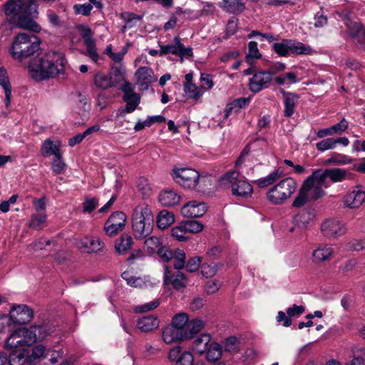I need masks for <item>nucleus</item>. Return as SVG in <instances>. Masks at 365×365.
Returning a JSON list of instances; mask_svg holds the SVG:
<instances>
[{"label": "nucleus", "mask_w": 365, "mask_h": 365, "mask_svg": "<svg viewBox=\"0 0 365 365\" xmlns=\"http://www.w3.org/2000/svg\"><path fill=\"white\" fill-rule=\"evenodd\" d=\"M0 85L5 91L6 106H8L11 102V86L9 82L6 70L0 67Z\"/></svg>", "instance_id": "nucleus-34"}, {"label": "nucleus", "mask_w": 365, "mask_h": 365, "mask_svg": "<svg viewBox=\"0 0 365 365\" xmlns=\"http://www.w3.org/2000/svg\"><path fill=\"white\" fill-rule=\"evenodd\" d=\"M336 146V140L333 138H324L316 144L317 150L320 152L334 149Z\"/></svg>", "instance_id": "nucleus-49"}, {"label": "nucleus", "mask_w": 365, "mask_h": 365, "mask_svg": "<svg viewBox=\"0 0 365 365\" xmlns=\"http://www.w3.org/2000/svg\"><path fill=\"white\" fill-rule=\"evenodd\" d=\"M217 272V265L216 264H208L204 263L201 266V273L206 278L214 276Z\"/></svg>", "instance_id": "nucleus-60"}, {"label": "nucleus", "mask_w": 365, "mask_h": 365, "mask_svg": "<svg viewBox=\"0 0 365 365\" xmlns=\"http://www.w3.org/2000/svg\"><path fill=\"white\" fill-rule=\"evenodd\" d=\"M220 6L226 11L232 14L242 13L245 9L242 0H233L232 1L222 0L220 2Z\"/></svg>", "instance_id": "nucleus-33"}, {"label": "nucleus", "mask_w": 365, "mask_h": 365, "mask_svg": "<svg viewBox=\"0 0 365 365\" xmlns=\"http://www.w3.org/2000/svg\"><path fill=\"white\" fill-rule=\"evenodd\" d=\"M207 210L205 203L195 200L190 201L182 206L180 212L185 217H200L202 216Z\"/></svg>", "instance_id": "nucleus-21"}, {"label": "nucleus", "mask_w": 365, "mask_h": 365, "mask_svg": "<svg viewBox=\"0 0 365 365\" xmlns=\"http://www.w3.org/2000/svg\"><path fill=\"white\" fill-rule=\"evenodd\" d=\"M51 168L54 173L62 174L66 169V163L62 158V153L59 156H54L51 163Z\"/></svg>", "instance_id": "nucleus-51"}, {"label": "nucleus", "mask_w": 365, "mask_h": 365, "mask_svg": "<svg viewBox=\"0 0 365 365\" xmlns=\"http://www.w3.org/2000/svg\"><path fill=\"white\" fill-rule=\"evenodd\" d=\"M281 92L284 95V115L287 117H291L294 113L296 101L299 96L292 93H287L284 90H282Z\"/></svg>", "instance_id": "nucleus-32"}, {"label": "nucleus", "mask_w": 365, "mask_h": 365, "mask_svg": "<svg viewBox=\"0 0 365 365\" xmlns=\"http://www.w3.org/2000/svg\"><path fill=\"white\" fill-rule=\"evenodd\" d=\"M322 232L327 238H337L346 232V227L341 221L327 220L322 225Z\"/></svg>", "instance_id": "nucleus-16"}, {"label": "nucleus", "mask_w": 365, "mask_h": 365, "mask_svg": "<svg viewBox=\"0 0 365 365\" xmlns=\"http://www.w3.org/2000/svg\"><path fill=\"white\" fill-rule=\"evenodd\" d=\"M205 326V322L200 319H195L190 321L187 324V329L189 330L188 336L191 338L193 334L200 331Z\"/></svg>", "instance_id": "nucleus-45"}, {"label": "nucleus", "mask_w": 365, "mask_h": 365, "mask_svg": "<svg viewBox=\"0 0 365 365\" xmlns=\"http://www.w3.org/2000/svg\"><path fill=\"white\" fill-rule=\"evenodd\" d=\"M189 322L188 315L185 313H179L175 314L172 319L171 325L180 331H187V324Z\"/></svg>", "instance_id": "nucleus-38"}, {"label": "nucleus", "mask_w": 365, "mask_h": 365, "mask_svg": "<svg viewBox=\"0 0 365 365\" xmlns=\"http://www.w3.org/2000/svg\"><path fill=\"white\" fill-rule=\"evenodd\" d=\"M154 216L146 204L138 205L133 212L132 228L135 238L141 240L148 237L153 230Z\"/></svg>", "instance_id": "nucleus-4"}, {"label": "nucleus", "mask_w": 365, "mask_h": 365, "mask_svg": "<svg viewBox=\"0 0 365 365\" xmlns=\"http://www.w3.org/2000/svg\"><path fill=\"white\" fill-rule=\"evenodd\" d=\"M47 350L46 347L42 344L35 346L31 354H29V361L31 362L41 357H43L46 355Z\"/></svg>", "instance_id": "nucleus-54"}, {"label": "nucleus", "mask_w": 365, "mask_h": 365, "mask_svg": "<svg viewBox=\"0 0 365 365\" xmlns=\"http://www.w3.org/2000/svg\"><path fill=\"white\" fill-rule=\"evenodd\" d=\"M47 215L45 212H38L33 215L30 227L36 229H40L42 226L46 225Z\"/></svg>", "instance_id": "nucleus-52"}, {"label": "nucleus", "mask_w": 365, "mask_h": 365, "mask_svg": "<svg viewBox=\"0 0 365 365\" xmlns=\"http://www.w3.org/2000/svg\"><path fill=\"white\" fill-rule=\"evenodd\" d=\"M184 90L189 95L190 98L193 99H198L204 93L202 88L197 87L193 83H184Z\"/></svg>", "instance_id": "nucleus-44"}, {"label": "nucleus", "mask_w": 365, "mask_h": 365, "mask_svg": "<svg viewBox=\"0 0 365 365\" xmlns=\"http://www.w3.org/2000/svg\"><path fill=\"white\" fill-rule=\"evenodd\" d=\"M163 284L165 286L172 284L174 289H180L187 285V278L185 274L178 272L176 274H172L168 266L164 267Z\"/></svg>", "instance_id": "nucleus-18"}, {"label": "nucleus", "mask_w": 365, "mask_h": 365, "mask_svg": "<svg viewBox=\"0 0 365 365\" xmlns=\"http://www.w3.org/2000/svg\"><path fill=\"white\" fill-rule=\"evenodd\" d=\"M51 332V327L47 325L19 327L11 334L9 345L14 346L20 342L32 345L36 341L45 339Z\"/></svg>", "instance_id": "nucleus-5"}, {"label": "nucleus", "mask_w": 365, "mask_h": 365, "mask_svg": "<svg viewBox=\"0 0 365 365\" xmlns=\"http://www.w3.org/2000/svg\"><path fill=\"white\" fill-rule=\"evenodd\" d=\"M272 50L279 56L287 57L290 53L295 55H310L313 49L295 39H283L272 46Z\"/></svg>", "instance_id": "nucleus-9"}, {"label": "nucleus", "mask_w": 365, "mask_h": 365, "mask_svg": "<svg viewBox=\"0 0 365 365\" xmlns=\"http://www.w3.org/2000/svg\"><path fill=\"white\" fill-rule=\"evenodd\" d=\"M86 46V55L88 56L93 62H98L100 56L97 52V48L96 46V41H88L84 43Z\"/></svg>", "instance_id": "nucleus-53"}, {"label": "nucleus", "mask_w": 365, "mask_h": 365, "mask_svg": "<svg viewBox=\"0 0 365 365\" xmlns=\"http://www.w3.org/2000/svg\"><path fill=\"white\" fill-rule=\"evenodd\" d=\"M319 170H321L320 173L325 181H328V179H330L334 182H341L346 178V172L340 168L319 169Z\"/></svg>", "instance_id": "nucleus-28"}, {"label": "nucleus", "mask_w": 365, "mask_h": 365, "mask_svg": "<svg viewBox=\"0 0 365 365\" xmlns=\"http://www.w3.org/2000/svg\"><path fill=\"white\" fill-rule=\"evenodd\" d=\"M273 74L269 71L256 73L249 81L250 90L253 93H258L269 86L272 80Z\"/></svg>", "instance_id": "nucleus-17"}, {"label": "nucleus", "mask_w": 365, "mask_h": 365, "mask_svg": "<svg viewBox=\"0 0 365 365\" xmlns=\"http://www.w3.org/2000/svg\"><path fill=\"white\" fill-rule=\"evenodd\" d=\"M162 339L165 343L171 344L189 339V336L187 331H180L170 324L163 329Z\"/></svg>", "instance_id": "nucleus-22"}, {"label": "nucleus", "mask_w": 365, "mask_h": 365, "mask_svg": "<svg viewBox=\"0 0 365 365\" xmlns=\"http://www.w3.org/2000/svg\"><path fill=\"white\" fill-rule=\"evenodd\" d=\"M144 246L148 252L150 254H153L155 252H158V249L162 247L160 239L154 236L147 238L145 240Z\"/></svg>", "instance_id": "nucleus-42"}, {"label": "nucleus", "mask_w": 365, "mask_h": 365, "mask_svg": "<svg viewBox=\"0 0 365 365\" xmlns=\"http://www.w3.org/2000/svg\"><path fill=\"white\" fill-rule=\"evenodd\" d=\"M110 76L118 81V84L120 81H125V70L122 66L112 67Z\"/></svg>", "instance_id": "nucleus-58"}, {"label": "nucleus", "mask_w": 365, "mask_h": 365, "mask_svg": "<svg viewBox=\"0 0 365 365\" xmlns=\"http://www.w3.org/2000/svg\"><path fill=\"white\" fill-rule=\"evenodd\" d=\"M225 350L228 352H236L238 350L239 340L235 336L226 339L223 344Z\"/></svg>", "instance_id": "nucleus-56"}, {"label": "nucleus", "mask_w": 365, "mask_h": 365, "mask_svg": "<svg viewBox=\"0 0 365 365\" xmlns=\"http://www.w3.org/2000/svg\"><path fill=\"white\" fill-rule=\"evenodd\" d=\"M278 85L292 84L298 82L297 75L293 72H289L278 76L274 78Z\"/></svg>", "instance_id": "nucleus-43"}, {"label": "nucleus", "mask_w": 365, "mask_h": 365, "mask_svg": "<svg viewBox=\"0 0 365 365\" xmlns=\"http://www.w3.org/2000/svg\"><path fill=\"white\" fill-rule=\"evenodd\" d=\"M93 82L96 87L102 90L115 87L118 85V81L116 79H113L112 76L103 72H98L95 75Z\"/></svg>", "instance_id": "nucleus-25"}, {"label": "nucleus", "mask_w": 365, "mask_h": 365, "mask_svg": "<svg viewBox=\"0 0 365 365\" xmlns=\"http://www.w3.org/2000/svg\"><path fill=\"white\" fill-rule=\"evenodd\" d=\"M175 222V217L172 212L162 210L158 213L157 225L160 229L164 230Z\"/></svg>", "instance_id": "nucleus-36"}, {"label": "nucleus", "mask_w": 365, "mask_h": 365, "mask_svg": "<svg viewBox=\"0 0 365 365\" xmlns=\"http://www.w3.org/2000/svg\"><path fill=\"white\" fill-rule=\"evenodd\" d=\"M126 215L120 211L113 212L104 225V230L107 235L112 237L123 230L125 226Z\"/></svg>", "instance_id": "nucleus-14"}, {"label": "nucleus", "mask_w": 365, "mask_h": 365, "mask_svg": "<svg viewBox=\"0 0 365 365\" xmlns=\"http://www.w3.org/2000/svg\"><path fill=\"white\" fill-rule=\"evenodd\" d=\"M160 304V302L158 299H155L154 301L145 303L142 305H137L135 306L133 309L134 312L136 313H144L149 311H151L155 308H157Z\"/></svg>", "instance_id": "nucleus-55"}, {"label": "nucleus", "mask_w": 365, "mask_h": 365, "mask_svg": "<svg viewBox=\"0 0 365 365\" xmlns=\"http://www.w3.org/2000/svg\"><path fill=\"white\" fill-rule=\"evenodd\" d=\"M250 102V98H239L235 99L232 101V103L230 104V107L227 108L226 110V116L227 117L229 115L230 110L234 108H242L246 107L249 105Z\"/></svg>", "instance_id": "nucleus-59"}, {"label": "nucleus", "mask_w": 365, "mask_h": 365, "mask_svg": "<svg viewBox=\"0 0 365 365\" xmlns=\"http://www.w3.org/2000/svg\"><path fill=\"white\" fill-rule=\"evenodd\" d=\"M262 55L257 48V43L255 41H250L248 43V53L246 56V61L248 63L252 64L254 60L259 59Z\"/></svg>", "instance_id": "nucleus-41"}, {"label": "nucleus", "mask_w": 365, "mask_h": 365, "mask_svg": "<svg viewBox=\"0 0 365 365\" xmlns=\"http://www.w3.org/2000/svg\"><path fill=\"white\" fill-rule=\"evenodd\" d=\"M73 8L76 14L88 16L91 14L93 6L91 4L86 3L83 4H75Z\"/></svg>", "instance_id": "nucleus-61"}, {"label": "nucleus", "mask_w": 365, "mask_h": 365, "mask_svg": "<svg viewBox=\"0 0 365 365\" xmlns=\"http://www.w3.org/2000/svg\"><path fill=\"white\" fill-rule=\"evenodd\" d=\"M220 185L230 188L232 194L235 196L247 197L253 192L252 186L237 171H230L225 174L220 180Z\"/></svg>", "instance_id": "nucleus-7"}, {"label": "nucleus", "mask_w": 365, "mask_h": 365, "mask_svg": "<svg viewBox=\"0 0 365 365\" xmlns=\"http://www.w3.org/2000/svg\"><path fill=\"white\" fill-rule=\"evenodd\" d=\"M364 200L365 191L361 187L357 186L345 195L344 204L349 208H358L363 204Z\"/></svg>", "instance_id": "nucleus-19"}, {"label": "nucleus", "mask_w": 365, "mask_h": 365, "mask_svg": "<svg viewBox=\"0 0 365 365\" xmlns=\"http://www.w3.org/2000/svg\"><path fill=\"white\" fill-rule=\"evenodd\" d=\"M314 218V214L308 210H302L294 217V223L299 227L305 228Z\"/></svg>", "instance_id": "nucleus-37"}, {"label": "nucleus", "mask_w": 365, "mask_h": 365, "mask_svg": "<svg viewBox=\"0 0 365 365\" xmlns=\"http://www.w3.org/2000/svg\"><path fill=\"white\" fill-rule=\"evenodd\" d=\"M206 359L209 361H215L218 360L222 354L221 346L219 344L212 341L209 345L208 349L205 351Z\"/></svg>", "instance_id": "nucleus-39"}, {"label": "nucleus", "mask_w": 365, "mask_h": 365, "mask_svg": "<svg viewBox=\"0 0 365 365\" xmlns=\"http://www.w3.org/2000/svg\"><path fill=\"white\" fill-rule=\"evenodd\" d=\"M123 93V100L125 102V113H133L140 103V96L135 92V86L128 81H125L120 87Z\"/></svg>", "instance_id": "nucleus-12"}, {"label": "nucleus", "mask_w": 365, "mask_h": 365, "mask_svg": "<svg viewBox=\"0 0 365 365\" xmlns=\"http://www.w3.org/2000/svg\"><path fill=\"white\" fill-rule=\"evenodd\" d=\"M10 336L8 337L5 348L10 351L9 356V363L10 365H23L26 361H29V351L27 349L28 345L25 343H18L14 346L9 345Z\"/></svg>", "instance_id": "nucleus-11"}, {"label": "nucleus", "mask_w": 365, "mask_h": 365, "mask_svg": "<svg viewBox=\"0 0 365 365\" xmlns=\"http://www.w3.org/2000/svg\"><path fill=\"white\" fill-rule=\"evenodd\" d=\"M64 64L65 60L61 53L51 51L32 61L29 70L31 77L40 81L61 73L64 70Z\"/></svg>", "instance_id": "nucleus-2"}, {"label": "nucleus", "mask_w": 365, "mask_h": 365, "mask_svg": "<svg viewBox=\"0 0 365 365\" xmlns=\"http://www.w3.org/2000/svg\"><path fill=\"white\" fill-rule=\"evenodd\" d=\"M284 173L281 168H278L266 177L262 178L256 180V184L259 187H265L274 183L278 179L284 176Z\"/></svg>", "instance_id": "nucleus-31"}, {"label": "nucleus", "mask_w": 365, "mask_h": 365, "mask_svg": "<svg viewBox=\"0 0 365 365\" xmlns=\"http://www.w3.org/2000/svg\"><path fill=\"white\" fill-rule=\"evenodd\" d=\"M180 39L179 37L176 36L173 39V44H168L165 46L161 45L160 43H158L160 47V55L164 56L168 53H172L174 55H177L179 53L178 48L180 44Z\"/></svg>", "instance_id": "nucleus-40"}, {"label": "nucleus", "mask_w": 365, "mask_h": 365, "mask_svg": "<svg viewBox=\"0 0 365 365\" xmlns=\"http://www.w3.org/2000/svg\"><path fill=\"white\" fill-rule=\"evenodd\" d=\"M137 83L141 90L148 89L149 86L157 81L153 70L146 66L140 67L135 73Z\"/></svg>", "instance_id": "nucleus-20"}, {"label": "nucleus", "mask_w": 365, "mask_h": 365, "mask_svg": "<svg viewBox=\"0 0 365 365\" xmlns=\"http://www.w3.org/2000/svg\"><path fill=\"white\" fill-rule=\"evenodd\" d=\"M173 259L174 260L175 269L180 270L185 267L186 256L183 250L179 249L175 250Z\"/></svg>", "instance_id": "nucleus-46"}, {"label": "nucleus", "mask_w": 365, "mask_h": 365, "mask_svg": "<svg viewBox=\"0 0 365 365\" xmlns=\"http://www.w3.org/2000/svg\"><path fill=\"white\" fill-rule=\"evenodd\" d=\"M39 49L40 41L36 36L20 33L15 36L10 51L14 58L22 61Z\"/></svg>", "instance_id": "nucleus-6"}, {"label": "nucleus", "mask_w": 365, "mask_h": 365, "mask_svg": "<svg viewBox=\"0 0 365 365\" xmlns=\"http://www.w3.org/2000/svg\"><path fill=\"white\" fill-rule=\"evenodd\" d=\"M297 187V183L294 178L291 177L286 178L268 190L267 192V199L272 204H282L292 195Z\"/></svg>", "instance_id": "nucleus-8"}, {"label": "nucleus", "mask_w": 365, "mask_h": 365, "mask_svg": "<svg viewBox=\"0 0 365 365\" xmlns=\"http://www.w3.org/2000/svg\"><path fill=\"white\" fill-rule=\"evenodd\" d=\"M61 144L58 141H53L50 139L46 140L41 146V153L43 156H59L61 154L60 149Z\"/></svg>", "instance_id": "nucleus-30"}, {"label": "nucleus", "mask_w": 365, "mask_h": 365, "mask_svg": "<svg viewBox=\"0 0 365 365\" xmlns=\"http://www.w3.org/2000/svg\"><path fill=\"white\" fill-rule=\"evenodd\" d=\"M34 317L33 310L26 304L14 305L9 313V318H6L7 322L13 324H24L29 322Z\"/></svg>", "instance_id": "nucleus-13"}, {"label": "nucleus", "mask_w": 365, "mask_h": 365, "mask_svg": "<svg viewBox=\"0 0 365 365\" xmlns=\"http://www.w3.org/2000/svg\"><path fill=\"white\" fill-rule=\"evenodd\" d=\"M334 251L331 245L327 244L319 245L312 252V259L314 263H321L330 260Z\"/></svg>", "instance_id": "nucleus-23"}, {"label": "nucleus", "mask_w": 365, "mask_h": 365, "mask_svg": "<svg viewBox=\"0 0 365 365\" xmlns=\"http://www.w3.org/2000/svg\"><path fill=\"white\" fill-rule=\"evenodd\" d=\"M73 244L77 249L84 253L98 252L104 246L103 242L98 237L88 236L75 239Z\"/></svg>", "instance_id": "nucleus-15"}, {"label": "nucleus", "mask_w": 365, "mask_h": 365, "mask_svg": "<svg viewBox=\"0 0 365 365\" xmlns=\"http://www.w3.org/2000/svg\"><path fill=\"white\" fill-rule=\"evenodd\" d=\"M182 223L187 233H198L204 228L203 225L196 220L183 221Z\"/></svg>", "instance_id": "nucleus-48"}, {"label": "nucleus", "mask_w": 365, "mask_h": 365, "mask_svg": "<svg viewBox=\"0 0 365 365\" xmlns=\"http://www.w3.org/2000/svg\"><path fill=\"white\" fill-rule=\"evenodd\" d=\"M211 336L208 334H202L192 342V349L200 354H205L211 344Z\"/></svg>", "instance_id": "nucleus-29"}, {"label": "nucleus", "mask_w": 365, "mask_h": 365, "mask_svg": "<svg viewBox=\"0 0 365 365\" xmlns=\"http://www.w3.org/2000/svg\"><path fill=\"white\" fill-rule=\"evenodd\" d=\"M122 277L127 282V284L131 287L142 288L145 286V282L143 279L130 276V274L127 272H124L122 274Z\"/></svg>", "instance_id": "nucleus-50"}, {"label": "nucleus", "mask_w": 365, "mask_h": 365, "mask_svg": "<svg viewBox=\"0 0 365 365\" xmlns=\"http://www.w3.org/2000/svg\"><path fill=\"white\" fill-rule=\"evenodd\" d=\"M348 247L353 251H361L365 250V238L353 239L348 243Z\"/></svg>", "instance_id": "nucleus-63"}, {"label": "nucleus", "mask_w": 365, "mask_h": 365, "mask_svg": "<svg viewBox=\"0 0 365 365\" xmlns=\"http://www.w3.org/2000/svg\"><path fill=\"white\" fill-rule=\"evenodd\" d=\"M175 365H195L192 353L189 351H182Z\"/></svg>", "instance_id": "nucleus-57"}, {"label": "nucleus", "mask_w": 365, "mask_h": 365, "mask_svg": "<svg viewBox=\"0 0 365 365\" xmlns=\"http://www.w3.org/2000/svg\"><path fill=\"white\" fill-rule=\"evenodd\" d=\"M172 176L177 184L186 189H194L198 184L200 178L197 170L188 168L173 169Z\"/></svg>", "instance_id": "nucleus-10"}, {"label": "nucleus", "mask_w": 365, "mask_h": 365, "mask_svg": "<svg viewBox=\"0 0 365 365\" xmlns=\"http://www.w3.org/2000/svg\"><path fill=\"white\" fill-rule=\"evenodd\" d=\"M321 170H317L312 173L303 182L298 195L293 201L295 207L303 206L309 200H317L325 195L324 189L329 186V182L325 181Z\"/></svg>", "instance_id": "nucleus-3"}, {"label": "nucleus", "mask_w": 365, "mask_h": 365, "mask_svg": "<svg viewBox=\"0 0 365 365\" xmlns=\"http://www.w3.org/2000/svg\"><path fill=\"white\" fill-rule=\"evenodd\" d=\"M159 202L165 207H171L180 202V197L173 190H165L158 196Z\"/></svg>", "instance_id": "nucleus-26"}, {"label": "nucleus", "mask_w": 365, "mask_h": 365, "mask_svg": "<svg viewBox=\"0 0 365 365\" xmlns=\"http://www.w3.org/2000/svg\"><path fill=\"white\" fill-rule=\"evenodd\" d=\"M171 235L174 238L180 242L186 241L188 240L187 232L185 231V229H184L182 222H181L178 225L172 228Z\"/></svg>", "instance_id": "nucleus-47"}, {"label": "nucleus", "mask_w": 365, "mask_h": 365, "mask_svg": "<svg viewBox=\"0 0 365 365\" xmlns=\"http://www.w3.org/2000/svg\"><path fill=\"white\" fill-rule=\"evenodd\" d=\"M314 26L317 29L323 28L328 24V18L323 12L319 11L314 16Z\"/></svg>", "instance_id": "nucleus-62"}, {"label": "nucleus", "mask_w": 365, "mask_h": 365, "mask_svg": "<svg viewBox=\"0 0 365 365\" xmlns=\"http://www.w3.org/2000/svg\"><path fill=\"white\" fill-rule=\"evenodd\" d=\"M132 242L131 236L124 234L116 241L115 249L118 254L123 255L131 248Z\"/></svg>", "instance_id": "nucleus-35"}, {"label": "nucleus", "mask_w": 365, "mask_h": 365, "mask_svg": "<svg viewBox=\"0 0 365 365\" xmlns=\"http://www.w3.org/2000/svg\"><path fill=\"white\" fill-rule=\"evenodd\" d=\"M348 32L351 36L365 48V29L358 22H352L349 19L346 21Z\"/></svg>", "instance_id": "nucleus-24"}, {"label": "nucleus", "mask_w": 365, "mask_h": 365, "mask_svg": "<svg viewBox=\"0 0 365 365\" xmlns=\"http://www.w3.org/2000/svg\"><path fill=\"white\" fill-rule=\"evenodd\" d=\"M201 261L202 259L199 257H194L190 258L187 261L186 265H185L186 270L190 272H196L197 270H198L200 266Z\"/></svg>", "instance_id": "nucleus-64"}, {"label": "nucleus", "mask_w": 365, "mask_h": 365, "mask_svg": "<svg viewBox=\"0 0 365 365\" xmlns=\"http://www.w3.org/2000/svg\"><path fill=\"white\" fill-rule=\"evenodd\" d=\"M137 327L141 331H152L159 327V321L153 315L145 316L138 319Z\"/></svg>", "instance_id": "nucleus-27"}, {"label": "nucleus", "mask_w": 365, "mask_h": 365, "mask_svg": "<svg viewBox=\"0 0 365 365\" xmlns=\"http://www.w3.org/2000/svg\"><path fill=\"white\" fill-rule=\"evenodd\" d=\"M3 9L6 20L13 26L40 31L41 26L34 20L38 15L35 0H8Z\"/></svg>", "instance_id": "nucleus-1"}]
</instances>
